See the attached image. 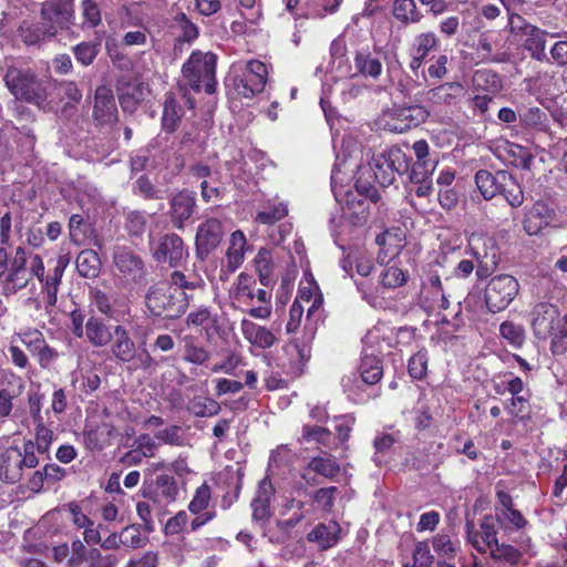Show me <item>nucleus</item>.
Masks as SVG:
<instances>
[{"label":"nucleus","instance_id":"obj_48","mask_svg":"<svg viewBox=\"0 0 567 567\" xmlns=\"http://www.w3.org/2000/svg\"><path fill=\"white\" fill-rule=\"evenodd\" d=\"M188 411L195 416H214L220 412V405L213 399H194L188 408Z\"/></svg>","mask_w":567,"mask_h":567},{"label":"nucleus","instance_id":"obj_21","mask_svg":"<svg viewBox=\"0 0 567 567\" xmlns=\"http://www.w3.org/2000/svg\"><path fill=\"white\" fill-rule=\"evenodd\" d=\"M69 257L60 255L54 260L53 269L50 270L45 276L42 284V292L45 295L47 306L45 308H52L55 306L58 300V292L61 285L63 274L69 265Z\"/></svg>","mask_w":567,"mask_h":567},{"label":"nucleus","instance_id":"obj_34","mask_svg":"<svg viewBox=\"0 0 567 567\" xmlns=\"http://www.w3.org/2000/svg\"><path fill=\"white\" fill-rule=\"evenodd\" d=\"M361 379L365 384H377L383 374L382 361L374 355H363L360 364Z\"/></svg>","mask_w":567,"mask_h":567},{"label":"nucleus","instance_id":"obj_2","mask_svg":"<svg viewBox=\"0 0 567 567\" xmlns=\"http://www.w3.org/2000/svg\"><path fill=\"white\" fill-rule=\"evenodd\" d=\"M216 63L217 56L213 52L194 51L182 66L181 90L199 92L204 87L207 94L215 93Z\"/></svg>","mask_w":567,"mask_h":567},{"label":"nucleus","instance_id":"obj_53","mask_svg":"<svg viewBox=\"0 0 567 567\" xmlns=\"http://www.w3.org/2000/svg\"><path fill=\"white\" fill-rule=\"evenodd\" d=\"M210 497H212V494H210L209 485L206 483H203L195 491L194 497L188 505L189 512L195 515L200 514L203 511H205L208 507Z\"/></svg>","mask_w":567,"mask_h":567},{"label":"nucleus","instance_id":"obj_33","mask_svg":"<svg viewBox=\"0 0 567 567\" xmlns=\"http://www.w3.org/2000/svg\"><path fill=\"white\" fill-rule=\"evenodd\" d=\"M246 237L243 231L236 230L230 236L229 247L227 249V261L230 270H236L244 261Z\"/></svg>","mask_w":567,"mask_h":567},{"label":"nucleus","instance_id":"obj_27","mask_svg":"<svg viewBox=\"0 0 567 567\" xmlns=\"http://www.w3.org/2000/svg\"><path fill=\"white\" fill-rule=\"evenodd\" d=\"M546 34L547 32L533 25L527 27L525 48L530 52L533 59L544 61L546 59Z\"/></svg>","mask_w":567,"mask_h":567},{"label":"nucleus","instance_id":"obj_38","mask_svg":"<svg viewBox=\"0 0 567 567\" xmlns=\"http://www.w3.org/2000/svg\"><path fill=\"white\" fill-rule=\"evenodd\" d=\"M499 194L504 196L506 202L513 208L520 207L524 203V192L522 189V186L508 172L507 175L505 176V182L503 183Z\"/></svg>","mask_w":567,"mask_h":567},{"label":"nucleus","instance_id":"obj_56","mask_svg":"<svg viewBox=\"0 0 567 567\" xmlns=\"http://www.w3.org/2000/svg\"><path fill=\"white\" fill-rule=\"evenodd\" d=\"M519 120L526 126L544 130L546 126L547 115L538 107H529L519 112Z\"/></svg>","mask_w":567,"mask_h":567},{"label":"nucleus","instance_id":"obj_1","mask_svg":"<svg viewBox=\"0 0 567 567\" xmlns=\"http://www.w3.org/2000/svg\"><path fill=\"white\" fill-rule=\"evenodd\" d=\"M192 296L178 291L167 280L152 284L145 293V307L153 317L177 319L182 317L190 302Z\"/></svg>","mask_w":567,"mask_h":567},{"label":"nucleus","instance_id":"obj_20","mask_svg":"<svg viewBox=\"0 0 567 567\" xmlns=\"http://www.w3.org/2000/svg\"><path fill=\"white\" fill-rule=\"evenodd\" d=\"M558 221L556 209L553 205L538 200L526 213L524 229L528 235H537L545 227Z\"/></svg>","mask_w":567,"mask_h":567},{"label":"nucleus","instance_id":"obj_58","mask_svg":"<svg viewBox=\"0 0 567 567\" xmlns=\"http://www.w3.org/2000/svg\"><path fill=\"white\" fill-rule=\"evenodd\" d=\"M37 424V433H35V449L39 454H45L49 452L50 445L53 439V432L49 427H47L43 421L35 422Z\"/></svg>","mask_w":567,"mask_h":567},{"label":"nucleus","instance_id":"obj_46","mask_svg":"<svg viewBox=\"0 0 567 567\" xmlns=\"http://www.w3.org/2000/svg\"><path fill=\"white\" fill-rule=\"evenodd\" d=\"M209 359H210L209 352L205 348L196 344L193 337L185 338V346H184V360L185 361L193 363V364L202 365V364L206 363Z\"/></svg>","mask_w":567,"mask_h":567},{"label":"nucleus","instance_id":"obj_14","mask_svg":"<svg viewBox=\"0 0 567 567\" xmlns=\"http://www.w3.org/2000/svg\"><path fill=\"white\" fill-rule=\"evenodd\" d=\"M225 235L223 223L216 217L204 219L197 227L195 236V255L205 260L221 243Z\"/></svg>","mask_w":567,"mask_h":567},{"label":"nucleus","instance_id":"obj_60","mask_svg":"<svg viewBox=\"0 0 567 567\" xmlns=\"http://www.w3.org/2000/svg\"><path fill=\"white\" fill-rule=\"evenodd\" d=\"M434 556L431 554L426 542H419L413 553V565L411 567H432Z\"/></svg>","mask_w":567,"mask_h":567},{"label":"nucleus","instance_id":"obj_8","mask_svg":"<svg viewBox=\"0 0 567 567\" xmlns=\"http://www.w3.org/2000/svg\"><path fill=\"white\" fill-rule=\"evenodd\" d=\"M519 291L517 279L511 275L493 277L484 291V299L489 312L496 313L505 310L516 298Z\"/></svg>","mask_w":567,"mask_h":567},{"label":"nucleus","instance_id":"obj_16","mask_svg":"<svg viewBox=\"0 0 567 567\" xmlns=\"http://www.w3.org/2000/svg\"><path fill=\"white\" fill-rule=\"evenodd\" d=\"M27 262L25 249L21 246L17 247L4 274L3 290L6 293H16L29 285L31 272L27 267Z\"/></svg>","mask_w":567,"mask_h":567},{"label":"nucleus","instance_id":"obj_3","mask_svg":"<svg viewBox=\"0 0 567 567\" xmlns=\"http://www.w3.org/2000/svg\"><path fill=\"white\" fill-rule=\"evenodd\" d=\"M113 334L110 351L118 363L130 364L133 370L155 371L158 364L147 350L145 341L136 344L122 324L113 328Z\"/></svg>","mask_w":567,"mask_h":567},{"label":"nucleus","instance_id":"obj_57","mask_svg":"<svg viewBox=\"0 0 567 567\" xmlns=\"http://www.w3.org/2000/svg\"><path fill=\"white\" fill-rule=\"evenodd\" d=\"M432 544L437 555L440 557H443L445 560L455 557L457 548L451 540V537L449 535L437 534L436 536L433 537Z\"/></svg>","mask_w":567,"mask_h":567},{"label":"nucleus","instance_id":"obj_54","mask_svg":"<svg viewBox=\"0 0 567 567\" xmlns=\"http://www.w3.org/2000/svg\"><path fill=\"white\" fill-rule=\"evenodd\" d=\"M176 27L181 31L178 41L192 42L198 37V28L193 23L185 13H178L175 17Z\"/></svg>","mask_w":567,"mask_h":567},{"label":"nucleus","instance_id":"obj_47","mask_svg":"<svg viewBox=\"0 0 567 567\" xmlns=\"http://www.w3.org/2000/svg\"><path fill=\"white\" fill-rule=\"evenodd\" d=\"M302 440L306 442H316L324 447L332 449V434L322 426L305 425L302 427Z\"/></svg>","mask_w":567,"mask_h":567},{"label":"nucleus","instance_id":"obj_13","mask_svg":"<svg viewBox=\"0 0 567 567\" xmlns=\"http://www.w3.org/2000/svg\"><path fill=\"white\" fill-rule=\"evenodd\" d=\"M331 187L336 200L342 206L344 216L351 219L354 225H362L368 220L369 216V198L358 196V193L351 189L343 190L337 187V175H331Z\"/></svg>","mask_w":567,"mask_h":567},{"label":"nucleus","instance_id":"obj_24","mask_svg":"<svg viewBox=\"0 0 567 567\" xmlns=\"http://www.w3.org/2000/svg\"><path fill=\"white\" fill-rule=\"evenodd\" d=\"M506 175V171H498L495 174H492L486 169H480L475 174L476 186L486 200H489L499 194Z\"/></svg>","mask_w":567,"mask_h":567},{"label":"nucleus","instance_id":"obj_19","mask_svg":"<svg viewBox=\"0 0 567 567\" xmlns=\"http://www.w3.org/2000/svg\"><path fill=\"white\" fill-rule=\"evenodd\" d=\"M532 328L537 339L545 340L559 323L563 316L558 309L548 302L537 303L532 310Z\"/></svg>","mask_w":567,"mask_h":567},{"label":"nucleus","instance_id":"obj_32","mask_svg":"<svg viewBox=\"0 0 567 567\" xmlns=\"http://www.w3.org/2000/svg\"><path fill=\"white\" fill-rule=\"evenodd\" d=\"M184 115L183 107L173 95H167L164 102L162 125L166 132H174Z\"/></svg>","mask_w":567,"mask_h":567},{"label":"nucleus","instance_id":"obj_7","mask_svg":"<svg viewBox=\"0 0 567 567\" xmlns=\"http://www.w3.org/2000/svg\"><path fill=\"white\" fill-rule=\"evenodd\" d=\"M370 166L375 181L382 187H386L394 182L395 174L402 175L409 172L410 159L400 147L392 146L373 155Z\"/></svg>","mask_w":567,"mask_h":567},{"label":"nucleus","instance_id":"obj_26","mask_svg":"<svg viewBox=\"0 0 567 567\" xmlns=\"http://www.w3.org/2000/svg\"><path fill=\"white\" fill-rule=\"evenodd\" d=\"M85 337L94 347H104L112 341L114 334L102 319L90 317L85 322Z\"/></svg>","mask_w":567,"mask_h":567},{"label":"nucleus","instance_id":"obj_29","mask_svg":"<svg viewBox=\"0 0 567 567\" xmlns=\"http://www.w3.org/2000/svg\"><path fill=\"white\" fill-rule=\"evenodd\" d=\"M354 66L359 74L377 80L382 73L381 61L368 51L357 52Z\"/></svg>","mask_w":567,"mask_h":567},{"label":"nucleus","instance_id":"obj_51","mask_svg":"<svg viewBox=\"0 0 567 567\" xmlns=\"http://www.w3.org/2000/svg\"><path fill=\"white\" fill-rule=\"evenodd\" d=\"M427 351L422 349L412 355L409 360L408 371L409 374L416 380H422L427 371Z\"/></svg>","mask_w":567,"mask_h":567},{"label":"nucleus","instance_id":"obj_28","mask_svg":"<svg viewBox=\"0 0 567 567\" xmlns=\"http://www.w3.org/2000/svg\"><path fill=\"white\" fill-rule=\"evenodd\" d=\"M463 87L457 82H450L429 90L425 95L429 102L434 104H452L462 93Z\"/></svg>","mask_w":567,"mask_h":567},{"label":"nucleus","instance_id":"obj_64","mask_svg":"<svg viewBox=\"0 0 567 567\" xmlns=\"http://www.w3.org/2000/svg\"><path fill=\"white\" fill-rule=\"evenodd\" d=\"M89 567H115L118 559L114 555H102V553L93 548L87 556Z\"/></svg>","mask_w":567,"mask_h":567},{"label":"nucleus","instance_id":"obj_6","mask_svg":"<svg viewBox=\"0 0 567 567\" xmlns=\"http://www.w3.org/2000/svg\"><path fill=\"white\" fill-rule=\"evenodd\" d=\"M113 266L125 287L143 288L148 282V268L141 255L122 246L113 251Z\"/></svg>","mask_w":567,"mask_h":567},{"label":"nucleus","instance_id":"obj_11","mask_svg":"<svg viewBox=\"0 0 567 567\" xmlns=\"http://www.w3.org/2000/svg\"><path fill=\"white\" fill-rule=\"evenodd\" d=\"M150 252L158 264H168L176 268L188 256L181 236L174 233L162 235L157 240H150Z\"/></svg>","mask_w":567,"mask_h":567},{"label":"nucleus","instance_id":"obj_4","mask_svg":"<svg viewBox=\"0 0 567 567\" xmlns=\"http://www.w3.org/2000/svg\"><path fill=\"white\" fill-rule=\"evenodd\" d=\"M3 81L17 100L41 107L48 99L47 82L29 68L8 66Z\"/></svg>","mask_w":567,"mask_h":567},{"label":"nucleus","instance_id":"obj_50","mask_svg":"<svg viewBox=\"0 0 567 567\" xmlns=\"http://www.w3.org/2000/svg\"><path fill=\"white\" fill-rule=\"evenodd\" d=\"M408 275L395 265L389 266L380 274V282L385 288H398L406 282Z\"/></svg>","mask_w":567,"mask_h":567},{"label":"nucleus","instance_id":"obj_5","mask_svg":"<svg viewBox=\"0 0 567 567\" xmlns=\"http://www.w3.org/2000/svg\"><path fill=\"white\" fill-rule=\"evenodd\" d=\"M74 0H45L41 4L40 21L34 29V39H53L62 30L74 25Z\"/></svg>","mask_w":567,"mask_h":567},{"label":"nucleus","instance_id":"obj_39","mask_svg":"<svg viewBox=\"0 0 567 567\" xmlns=\"http://www.w3.org/2000/svg\"><path fill=\"white\" fill-rule=\"evenodd\" d=\"M437 45L439 38L434 32H422L414 38L411 47V52L423 59H426L429 53L435 50Z\"/></svg>","mask_w":567,"mask_h":567},{"label":"nucleus","instance_id":"obj_44","mask_svg":"<svg viewBox=\"0 0 567 567\" xmlns=\"http://www.w3.org/2000/svg\"><path fill=\"white\" fill-rule=\"evenodd\" d=\"M489 556L495 561H504L511 566H515L522 558V553L512 545L499 544L489 548Z\"/></svg>","mask_w":567,"mask_h":567},{"label":"nucleus","instance_id":"obj_63","mask_svg":"<svg viewBox=\"0 0 567 567\" xmlns=\"http://www.w3.org/2000/svg\"><path fill=\"white\" fill-rule=\"evenodd\" d=\"M181 426L172 425L155 433V439L169 445H183L184 439L181 434Z\"/></svg>","mask_w":567,"mask_h":567},{"label":"nucleus","instance_id":"obj_10","mask_svg":"<svg viewBox=\"0 0 567 567\" xmlns=\"http://www.w3.org/2000/svg\"><path fill=\"white\" fill-rule=\"evenodd\" d=\"M92 120L94 126L103 133L111 132L118 122L115 97L105 85L95 90Z\"/></svg>","mask_w":567,"mask_h":567},{"label":"nucleus","instance_id":"obj_18","mask_svg":"<svg viewBox=\"0 0 567 567\" xmlns=\"http://www.w3.org/2000/svg\"><path fill=\"white\" fill-rule=\"evenodd\" d=\"M429 116L430 112L425 106L419 104L403 106L393 111L386 126L392 132L403 133L424 123Z\"/></svg>","mask_w":567,"mask_h":567},{"label":"nucleus","instance_id":"obj_25","mask_svg":"<svg viewBox=\"0 0 567 567\" xmlns=\"http://www.w3.org/2000/svg\"><path fill=\"white\" fill-rule=\"evenodd\" d=\"M340 526L336 522L318 524L307 536L309 542H315L321 549L334 546L339 540Z\"/></svg>","mask_w":567,"mask_h":567},{"label":"nucleus","instance_id":"obj_59","mask_svg":"<svg viewBox=\"0 0 567 567\" xmlns=\"http://www.w3.org/2000/svg\"><path fill=\"white\" fill-rule=\"evenodd\" d=\"M83 25L90 28L97 27L101 23V11L97 4L93 0H83L81 2Z\"/></svg>","mask_w":567,"mask_h":567},{"label":"nucleus","instance_id":"obj_55","mask_svg":"<svg viewBox=\"0 0 567 567\" xmlns=\"http://www.w3.org/2000/svg\"><path fill=\"white\" fill-rule=\"evenodd\" d=\"M477 51L483 53L484 60L493 63L506 62L508 56L506 53H493V41L489 34L483 33L477 41Z\"/></svg>","mask_w":567,"mask_h":567},{"label":"nucleus","instance_id":"obj_12","mask_svg":"<svg viewBox=\"0 0 567 567\" xmlns=\"http://www.w3.org/2000/svg\"><path fill=\"white\" fill-rule=\"evenodd\" d=\"M178 494L177 482L168 474L157 475L143 487V496L158 507V514H165V508L177 499Z\"/></svg>","mask_w":567,"mask_h":567},{"label":"nucleus","instance_id":"obj_22","mask_svg":"<svg viewBox=\"0 0 567 567\" xmlns=\"http://www.w3.org/2000/svg\"><path fill=\"white\" fill-rule=\"evenodd\" d=\"M21 450L18 446L6 449L0 455V478L7 483H18L23 476Z\"/></svg>","mask_w":567,"mask_h":567},{"label":"nucleus","instance_id":"obj_49","mask_svg":"<svg viewBox=\"0 0 567 567\" xmlns=\"http://www.w3.org/2000/svg\"><path fill=\"white\" fill-rule=\"evenodd\" d=\"M255 280L244 272L237 277L236 285L231 290V296L235 300L244 302L245 300H251L255 298L252 285Z\"/></svg>","mask_w":567,"mask_h":567},{"label":"nucleus","instance_id":"obj_37","mask_svg":"<svg viewBox=\"0 0 567 567\" xmlns=\"http://www.w3.org/2000/svg\"><path fill=\"white\" fill-rule=\"evenodd\" d=\"M133 193L146 200H158L164 198V193L156 187L148 175L143 174L133 184Z\"/></svg>","mask_w":567,"mask_h":567},{"label":"nucleus","instance_id":"obj_35","mask_svg":"<svg viewBox=\"0 0 567 567\" xmlns=\"http://www.w3.org/2000/svg\"><path fill=\"white\" fill-rule=\"evenodd\" d=\"M393 16L405 24L417 23L423 18L414 0H395L393 4Z\"/></svg>","mask_w":567,"mask_h":567},{"label":"nucleus","instance_id":"obj_30","mask_svg":"<svg viewBox=\"0 0 567 567\" xmlns=\"http://www.w3.org/2000/svg\"><path fill=\"white\" fill-rule=\"evenodd\" d=\"M147 225L148 216L145 212L131 210L125 216L124 228L133 243L143 238Z\"/></svg>","mask_w":567,"mask_h":567},{"label":"nucleus","instance_id":"obj_41","mask_svg":"<svg viewBox=\"0 0 567 567\" xmlns=\"http://www.w3.org/2000/svg\"><path fill=\"white\" fill-rule=\"evenodd\" d=\"M550 351L554 355H563L567 351V315L563 316L559 323L553 329L549 336Z\"/></svg>","mask_w":567,"mask_h":567},{"label":"nucleus","instance_id":"obj_23","mask_svg":"<svg viewBox=\"0 0 567 567\" xmlns=\"http://www.w3.org/2000/svg\"><path fill=\"white\" fill-rule=\"evenodd\" d=\"M240 330L244 338L252 346L260 349L271 348L277 339L267 328L261 327L249 319L240 321Z\"/></svg>","mask_w":567,"mask_h":567},{"label":"nucleus","instance_id":"obj_43","mask_svg":"<svg viewBox=\"0 0 567 567\" xmlns=\"http://www.w3.org/2000/svg\"><path fill=\"white\" fill-rule=\"evenodd\" d=\"M23 389V384L20 381L9 383L6 388L0 390V416H9L12 408L13 400L17 399Z\"/></svg>","mask_w":567,"mask_h":567},{"label":"nucleus","instance_id":"obj_52","mask_svg":"<svg viewBox=\"0 0 567 567\" xmlns=\"http://www.w3.org/2000/svg\"><path fill=\"white\" fill-rule=\"evenodd\" d=\"M481 528V539L482 544L485 547V550L494 545H497V529L495 525V518L492 515H486L482 518L480 524Z\"/></svg>","mask_w":567,"mask_h":567},{"label":"nucleus","instance_id":"obj_9","mask_svg":"<svg viewBox=\"0 0 567 567\" xmlns=\"http://www.w3.org/2000/svg\"><path fill=\"white\" fill-rule=\"evenodd\" d=\"M468 246L477 262L476 276L480 279L489 277L499 262V250L495 240L484 234H472L468 238Z\"/></svg>","mask_w":567,"mask_h":567},{"label":"nucleus","instance_id":"obj_36","mask_svg":"<svg viewBox=\"0 0 567 567\" xmlns=\"http://www.w3.org/2000/svg\"><path fill=\"white\" fill-rule=\"evenodd\" d=\"M167 282L172 284L173 288H176L178 291H193L196 289H202L205 286V282L202 277L197 275H185L183 271L174 270Z\"/></svg>","mask_w":567,"mask_h":567},{"label":"nucleus","instance_id":"obj_40","mask_svg":"<svg viewBox=\"0 0 567 567\" xmlns=\"http://www.w3.org/2000/svg\"><path fill=\"white\" fill-rule=\"evenodd\" d=\"M101 43L97 41H83L72 48V52L79 63L91 65L100 52Z\"/></svg>","mask_w":567,"mask_h":567},{"label":"nucleus","instance_id":"obj_17","mask_svg":"<svg viewBox=\"0 0 567 567\" xmlns=\"http://www.w3.org/2000/svg\"><path fill=\"white\" fill-rule=\"evenodd\" d=\"M267 66L258 60H251L246 65L244 76L236 82L239 95L246 99L252 97L264 91L267 82Z\"/></svg>","mask_w":567,"mask_h":567},{"label":"nucleus","instance_id":"obj_45","mask_svg":"<svg viewBox=\"0 0 567 567\" xmlns=\"http://www.w3.org/2000/svg\"><path fill=\"white\" fill-rule=\"evenodd\" d=\"M499 333L512 347L520 348L525 342V329L513 321H504L499 326Z\"/></svg>","mask_w":567,"mask_h":567},{"label":"nucleus","instance_id":"obj_31","mask_svg":"<svg viewBox=\"0 0 567 567\" xmlns=\"http://www.w3.org/2000/svg\"><path fill=\"white\" fill-rule=\"evenodd\" d=\"M76 269L81 277H97L101 269V261L99 255L91 249H85L81 251L76 258Z\"/></svg>","mask_w":567,"mask_h":567},{"label":"nucleus","instance_id":"obj_15","mask_svg":"<svg viewBox=\"0 0 567 567\" xmlns=\"http://www.w3.org/2000/svg\"><path fill=\"white\" fill-rule=\"evenodd\" d=\"M168 206L167 216L172 226L184 230L197 212V199L193 192L182 189L169 197Z\"/></svg>","mask_w":567,"mask_h":567},{"label":"nucleus","instance_id":"obj_61","mask_svg":"<svg viewBox=\"0 0 567 567\" xmlns=\"http://www.w3.org/2000/svg\"><path fill=\"white\" fill-rule=\"evenodd\" d=\"M122 545L131 548H141L145 544V539L141 536L140 528L136 525H130L120 533Z\"/></svg>","mask_w":567,"mask_h":567},{"label":"nucleus","instance_id":"obj_42","mask_svg":"<svg viewBox=\"0 0 567 567\" xmlns=\"http://www.w3.org/2000/svg\"><path fill=\"white\" fill-rule=\"evenodd\" d=\"M308 470L326 478H333L340 472V465L331 456L313 457L308 464Z\"/></svg>","mask_w":567,"mask_h":567},{"label":"nucleus","instance_id":"obj_62","mask_svg":"<svg viewBox=\"0 0 567 567\" xmlns=\"http://www.w3.org/2000/svg\"><path fill=\"white\" fill-rule=\"evenodd\" d=\"M255 264L259 274L260 282L264 286H267L270 280L269 275L271 271L269 251L266 249H260L256 256Z\"/></svg>","mask_w":567,"mask_h":567}]
</instances>
